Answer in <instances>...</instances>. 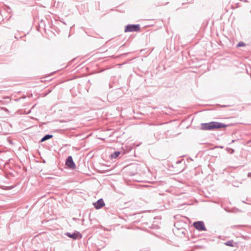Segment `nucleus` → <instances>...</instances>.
Masks as SVG:
<instances>
[{"instance_id": "nucleus-1", "label": "nucleus", "mask_w": 251, "mask_h": 251, "mask_svg": "<svg viewBox=\"0 0 251 251\" xmlns=\"http://www.w3.org/2000/svg\"><path fill=\"white\" fill-rule=\"evenodd\" d=\"M227 125L217 122H211L201 124V128L203 130H213L216 128H221L227 127Z\"/></svg>"}, {"instance_id": "nucleus-2", "label": "nucleus", "mask_w": 251, "mask_h": 251, "mask_svg": "<svg viewBox=\"0 0 251 251\" xmlns=\"http://www.w3.org/2000/svg\"><path fill=\"white\" fill-rule=\"evenodd\" d=\"M140 30V26L139 25H127L125 26V32H136Z\"/></svg>"}, {"instance_id": "nucleus-3", "label": "nucleus", "mask_w": 251, "mask_h": 251, "mask_svg": "<svg viewBox=\"0 0 251 251\" xmlns=\"http://www.w3.org/2000/svg\"><path fill=\"white\" fill-rule=\"evenodd\" d=\"M193 226L195 228L199 231L206 230V228L204 226V223L202 221L195 222L193 223Z\"/></svg>"}, {"instance_id": "nucleus-4", "label": "nucleus", "mask_w": 251, "mask_h": 251, "mask_svg": "<svg viewBox=\"0 0 251 251\" xmlns=\"http://www.w3.org/2000/svg\"><path fill=\"white\" fill-rule=\"evenodd\" d=\"M65 235L74 240L81 239L82 238V235L79 232H74L73 233L66 232L65 233Z\"/></svg>"}, {"instance_id": "nucleus-5", "label": "nucleus", "mask_w": 251, "mask_h": 251, "mask_svg": "<svg viewBox=\"0 0 251 251\" xmlns=\"http://www.w3.org/2000/svg\"><path fill=\"white\" fill-rule=\"evenodd\" d=\"M65 164L69 168L72 169H74L76 167L75 163H74L73 158L71 156L68 157L66 159Z\"/></svg>"}, {"instance_id": "nucleus-6", "label": "nucleus", "mask_w": 251, "mask_h": 251, "mask_svg": "<svg viewBox=\"0 0 251 251\" xmlns=\"http://www.w3.org/2000/svg\"><path fill=\"white\" fill-rule=\"evenodd\" d=\"M94 206L96 209H99L104 206L105 203L102 199H100L94 203Z\"/></svg>"}, {"instance_id": "nucleus-7", "label": "nucleus", "mask_w": 251, "mask_h": 251, "mask_svg": "<svg viewBox=\"0 0 251 251\" xmlns=\"http://www.w3.org/2000/svg\"><path fill=\"white\" fill-rule=\"evenodd\" d=\"M52 137H53L52 135L46 134L41 139L40 142H44L48 139L51 138Z\"/></svg>"}, {"instance_id": "nucleus-8", "label": "nucleus", "mask_w": 251, "mask_h": 251, "mask_svg": "<svg viewBox=\"0 0 251 251\" xmlns=\"http://www.w3.org/2000/svg\"><path fill=\"white\" fill-rule=\"evenodd\" d=\"M120 154V151H114L113 153L111 154V158H116Z\"/></svg>"}, {"instance_id": "nucleus-9", "label": "nucleus", "mask_w": 251, "mask_h": 251, "mask_svg": "<svg viewBox=\"0 0 251 251\" xmlns=\"http://www.w3.org/2000/svg\"><path fill=\"white\" fill-rule=\"evenodd\" d=\"M225 245L226 246H229V247H233V241H232V240L228 241L226 242V243H225Z\"/></svg>"}, {"instance_id": "nucleus-10", "label": "nucleus", "mask_w": 251, "mask_h": 251, "mask_svg": "<svg viewBox=\"0 0 251 251\" xmlns=\"http://www.w3.org/2000/svg\"><path fill=\"white\" fill-rule=\"evenodd\" d=\"M227 151L230 153H232L234 152V150L231 148H227Z\"/></svg>"}, {"instance_id": "nucleus-11", "label": "nucleus", "mask_w": 251, "mask_h": 251, "mask_svg": "<svg viewBox=\"0 0 251 251\" xmlns=\"http://www.w3.org/2000/svg\"><path fill=\"white\" fill-rule=\"evenodd\" d=\"M245 46V44L242 42L239 43L237 45V47H242V46Z\"/></svg>"}]
</instances>
